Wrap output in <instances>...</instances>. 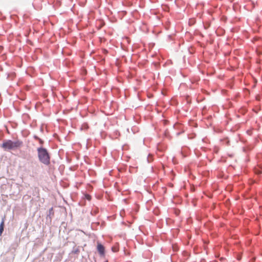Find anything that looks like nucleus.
Here are the masks:
<instances>
[{
	"label": "nucleus",
	"mask_w": 262,
	"mask_h": 262,
	"mask_svg": "<svg viewBox=\"0 0 262 262\" xmlns=\"http://www.w3.org/2000/svg\"><path fill=\"white\" fill-rule=\"evenodd\" d=\"M256 172L258 174H260V173H261V171L260 170H257V171Z\"/></svg>",
	"instance_id": "14"
},
{
	"label": "nucleus",
	"mask_w": 262,
	"mask_h": 262,
	"mask_svg": "<svg viewBox=\"0 0 262 262\" xmlns=\"http://www.w3.org/2000/svg\"><path fill=\"white\" fill-rule=\"evenodd\" d=\"M82 127H83V130L84 129H88L89 128V126H88V125L87 124V123L84 122V123H83Z\"/></svg>",
	"instance_id": "9"
},
{
	"label": "nucleus",
	"mask_w": 262,
	"mask_h": 262,
	"mask_svg": "<svg viewBox=\"0 0 262 262\" xmlns=\"http://www.w3.org/2000/svg\"><path fill=\"white\" fill-rule=\"evenodd\" d=\"M33 138H34L35 139L37 140L39 139V138L37 135H34V136H33Z\"/></svg>",
	"instance_id": "13"
},
{
	"label": "nucleus",
	"mask_w": 262,
	"mask_h": 262,
	"mask_svg": "<svg viewBox=\"0 0 262 262\" xmlns=\"http://www.w3.org/2000/svg\"><path fill=\"white\" fill-rule=\"evenodd\" d=\"M39 161L46 165L50 164L51 156L47 149L42 146L37 148Z\"/></svg>",
	"instance_id": "1"
},
{
	"label": "nucleus",
	"mask_w": 262,
	"mask_h": 262,
	"mask_svg": "<svg viewBox=\"0 0 262 262\" xmlns=\"http://www.w3.org/2000/svg\"><path fill=\"white\" fill-rule=\"evenodd\" d=\"M113 250L114 252H116V250H114L113 249Z\"/></svg>",
	"instance_id": "17"
},
{
	"label": "nucleus",
	"mask_w": 262,
	"mask_h": 262,
	"mask_svg": "<svg viewBox=\"0 0 262 262\" xmlns=\"http://www.w3.org/2000/svg\"><path fill=\"white\" fill-rule=\"evenodd\" d=\"M79 129L80 130H82V125H81V126H80Z\"/></svg>",
	"instance_id": "15"
},
{
	"label": "nucleus",
	"mask_w": 262,
	"mask_h": 262,
	"mask_svg": "<svg viewBox=\"0 0 262 262\" xmlns=\"http://www.w3.org/2000/svg\"><path fill=\"white\" fill-rule=\"evenodd\" d=\"M82 99H83V100L84 99V97H83H83H82Z\"/></svg>",
	"instance_id": "18"
},
{
	"label": "nucleus",
	"mask_w": 262,
	"mask_h": 262,
	"mask_svg": "<svg viewBox=\"0 0 262 262\" xmlns=\"http://www.w3.org/2000/svg\"><path fill=\"white\" fill-rule=\"evenodd\" d=\"M82 72H83V76L85 74H86V71L85 69H84V68L83 67V70H82Z\"/></svg>",
	"instance_id": "12"
},
{
	"label": "nucleus",
	"mask_w": 262,
	"mask_h": 262,
	"mask_svg": "<svg viewBox=\"0 0 262 262\" xmlns=\"http://www.w3.org/2000/svg\"><path fill=\"white\" fill-rule=\"evenodd\" d=\"M147 162L148 163H150V162H151L152 161V158L151 157V155L150 154H149L148 157H147Z\"/></svg>",
	"instance_id": "8"
},
{
	"label": "nucleus",
	"mask_w": 262,
	"mask_h": 262,
	"mask_svg": "<svg viewBox=\"0 0 262 262\" xmlns=\"http://www.w3.org/2000/svg\"><path fill=\"white\" fill-rule=\"evenodd\" d=\"M84 199L90 201L91 200V196L89 194H88L87 192H86L85 193H84L83 192V200Z\"/></svg>",
	"instance_id": "6"
},
{
	"label": "nucleus",
	"mask_w": 262,
	"mask_h": 262,
	"mask_svg": "<svg viewBox=\"0 0 262 262\" xmlns=\"http://www.w3.org/2000/svg\"><path fill=\"white\" fill-rule=\"evenodd\" d=\"M53 215H54V211H53V207H51L49 209V210L48 211V213L47 214V217H46L47 221L51 222L52 218L53 216Z\"/></svg>",
	"instance_id": "4"
},
{
	"label": "nucleus",
	"mask_w": 262,
	"mask_h": 262,
	"mask_svg": "<svg viewBox=\"0 0 262 262\" xmlns=\"http://www.w3.org/2000/svg\"><path fill=\"white\" fill-rule=\"evenodd\" d=\"M38 142H39V144L40 145V146H43L42 145H43V143H44V141H43V140H42L41 139H40V138H39V139L38 140Z\"/></svg>",
	"instance_id": "10"
},
{
	"label": "nucleus",
	"mask_w": 262,
	"mask_h": 262,
	"mask_svg": "<svg viewBox=\"0 0 262 262\" xmlns=\"http://www.w3.org/2000/svg\"><path fill=\"white\" fill-rule=\"evenodd\" d=\"M5 220V216H4V217L2 219L1 222L0 223V237L2 236V235L4 230Z\"/></svg>",
	"instance_id": "5"
},
{
	"label": "nucleus",
	"mask_w": 262,
	"mask_h": 262,
	"mask_svg": "<svg viewBox=\"0 0 262 262\" xmlns=\"http://www.w3.org/2000/svg\"><path fill=\"white\" fill-rule=\"evenodd\" d=\"M73 252L74 253H78L80 252V250L78 249H76V250H73Z\"/></svg>",
	"instance_id": "11"
},
{
	"label": "nucleus",
	"mask_w": 262,
	"mask_h": 262,
	"mask_svg": "<svg viewBox=\"0 0 262 262\" xmlns=\"http://www.w3.org/2000/svg\"><path fill=\"white\" fill-rule=\"evenodd\" d=\"M23 145V142L17 140L16 141H12L10 139L5 140L1 144V147L5 151L14 150L20 147Z\"/></svg>",
	"instance_id": "2"
},
{
	"label": "nucleus",
	"mask_w": 262,
	"mask_h": 262,
	"mask_svg": "<svg viewBox=\"0 0 262 262\" xmlns=\"http://www.w3.org/2000/svg\"><path fill=\"white\" fill-rule=\"evenodd\" d=\"M97 249L100 255H103L105 253L104 247L100 243H98L97 246Z\"/></svg>",
	"instance_id": "3"
},
{
	"label": "nucleus",
	"mask_w": 262,
	"mask_h": 262,
	"mask_svg": "<svg viewBox=\"0 0 262 262\" xmlns=\"http://www.w3.org/2000/svg\"><path fill=\"white\" fill-rule=\"evenodd\" d=\"M84 161H85V162H87L86 160V159H85V156H84Z\"/></svg>",
	"instance_id": "16"
},
{
	"label": "nucleus",
	"mask_w": 262,
	"mask_h": 262,
	"mask_svg": "<svg viewBox=\"0 0 262 262\" xmlns=\"http://www.w3.org/2000/svg\"><path fill=\"white\" fill-rule=\"evenodd\" d=\"M86 191H90L91 190H92L93 189V187L91 185H90V184H87L86 185Z\"/></svg>",
	"instance_id": "7"
}]
</instances>
